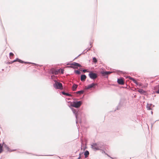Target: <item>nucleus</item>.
<instances>
[{
	"label": "nucleus",
	"mask_w": 159,
	"mask_h": 159,
	"mask_svg": "<svg viewBox=\"0 0 159 159\" xmlns=\"http://www.w3.org/2000/svg\"><path fill=\"white\" fill-rule=\"evenodd\" d=\"M154 106L152 104H148L147 106V108L148 110H152V107Z\"/></svg>",
	"instance_id": "9"
},
{
	"label": "nucleus",
	"mask_w": 159,
	"mask_h": 159,
	"mask_svg": "<svg viewBox=\"0 0 159 159\" xmlns=\"http://www.w3.org/2000/svg\"><path fill=\"white\" fill-rule=\"evenodd\" d=\"M2 151V146L0 143V152L1 153Z\"/></svg>",
	"instance_id": "19"
},
{
	"label": "nucleus",
	"mask_w": 159,
	"mask_h": 159,
	"mask_svg": "<svg viewBox=\"0 0 159 159\" xmlns=\"http://www.w3.org/2000/svg\"><path fill=\"white\" fill-rule=\"evenodd\" d=\"M0 153H1V152H0Z\"/></svg>",
	"instance_id": "29"
},
{
	"label": "nucleus",
	"mask_w": 159,
	"mask_h": 159,
	"mask_svg": "<svg viewBox=\"0 0 159 159\" xmlns=\"http://www.w3.org/2000/svg\"><path fill=\"white\" fill-rule=\"evenodd\" d=\"M117 82L120 85H123L124 84V81L122 78L118 79Z\"/></svg>",
	"instance_id": "7"
},
{
	"label": "nucleus",
	"mask_w": 159,
	"mask_h": 159,
	"mask_svg": "<svg viewBox=\"0 0 159 159\" xmlns=\"http://www.w3.org/2000/svg\"><path fill=\"white\" fill-rule=\"evenodd\" d=\"M84 91L83 90H81L80 91H77L76 92V93L77 94H83L84 93Z\"/></svg>",
	"instance_id": "17"
},
{
	"label": "nucleus",
	"mask_w": 159,
	"mask_h": 159,
	"mask_svg": "<svg viewBox=\"0 0 159 159\" xmlns=\"http://www.w3.org/2000/svg\"><path fill=\"white\" fill-rule=\"evenodd\" d=\"M129 79L132 80L137 85H139V83L138 82L134 79L129 76Z\"/></svg>",
	"instance_id": "8"
},
{
	"label": "nucleus",
	"mask_w": 159,
	"mask_h": 159,
	"mask_svg": "<svg viewBox=\"0 0 159 159\" xmlns=\"http://www.w3.org/2000/svg\"><path fill=\"white\" fill-rule=\"evenodd\" d=\"M138 91L141 94H143L145 93V91L143 89H139Z\"/></svg>",
	"instance_id": "13"
},
{
	"label": "nucleus",
	"mask_w": 159,
	"mask_h": 159,
	"mask_svg": "<svg viewBox=\"0 0 159 159\" xmlns=\"http://www.w3.org/2000/svg\"><path fill=\"white\" fill-rule=\"evenodd\" d=\"M75 73L77 74H80V72L78 70H77L75 71Z\"/></svg>",
	"instance_id": "21"
},
{
	"label": "nucleus",
	"mask_w": 159,
	"mask_h": 159,
	"mask_svg": "<svg viewBox=\"0 0 159 159\" xmlns=\"http://www.w3.org/2000/svg\"><path fill=\"white\" fill-rule=\"evenodd\" d=\"M55 83L53 84V87L56 89H63L62 84L55 80Z\"/></svg>",
	"instance_id": "1"
},
{
	"label": "nucleus",
	"mask_w": 159,
	"mask_h": 159,
	"mask_svg": "<svg viewBox=\"0 0 159 159\" xmlns=\"http://www.w3.org/2000/svg\"><path fill=\"white\" fill-rule=\"evenodd\" d=\"M61 70V73L62 74H63V73H64V70H63V69H61V70Z\"/></svg>",
	"instance_id": "23"
},
{
	"label": "nucleus",
	"mask_w": 159,
	"mask_h": 159,
	"mask_svg": "<svg viewBox=\"0 0 159 159\" xmlns=\"http://www.w3.org/2000/svg\"><path fill=\"white\" fill-rule=\"evenodd\" d=\"M25 63H27V62H25Z\"/></svg>",
	"instance_id": "27"
},
{
	"label": "nucleus",
	"mask_w": 159,
	"mask_h": 159,
	"mask_svg": "<svg viewBox=\"0 0 159 159\" xmlns=\"http://www.w3.org/2000/svg\"><path fill=\"white\" fill-rule=\"evenodd\" d=\"M80 65L76 62H73L70 64V67L73 68H77L78 67H80Z\"/></svg>",
	"instance_id": "4"
},
{
	"label": "nucleus",
	"mask_w": 159,
	"mask_h": 159,
	"mask_svg": "<svg viewBox=\"0 0 159 159\" xmlns=\"http://www.w3.org/2000/svg\"><path fill=\"white\" fill-rule=\"evenodd\" d=\"M111 73V72L110 71H104L101 72V73L104 75H107L110 74Z\"/></svg>",
	"instance_id": "11"
},
{
	"label": "nucleus",
	"mask_w": 159,
	"mask_h": 159,
	"mask_svg": "<svg viewBox=\"0 0 159 159\" xmlns=\"http://www.w3.org/2000/svg\"><path fill=\"white\" fill-rule=\"evenodd\" d=\"M80 157H79V159H80Z\"/></svg>",
	"instance_id": "28"
},
{
	"label": "nucleus",
	"mask_w": 159,
	"mask_h": 159,
	"mask_svg": "<svg viewBox=\"0 0 159 159\" xmlns=\"http://www.w3.org/2000/svg\"><path fill=\"white\" fill-rule=\"evenodd\" d=\"M91 147L94 150H99L101 148L99 144L97 143H93L91 145Z\"/></svg>",
	"instance_id": "2"
},
{
	"label": "nucleus",
	"mask_w": 159,
	"mask_h": 159,
	"mask_svg": "<svg viewBox=\"0 0 159 159\" xmlns=\"http://www.w3.org/2000/svg\"><path fill=\"white\" fill-rule=\"evenodd\" d=\"M16 61H19V62L21 63H24V62L23 61H22V60H21L20 59H17L16 60H15L13 61L12 62H14Z\"/></svg>",
	"instance_id": "15"
},
{
	"label": "nucleus",
	"mask_w": 159,
	"mask_h": 159,
	"mask_svg": "<svg viewBox=\"0 0 159 159\" xmlns=\"http://www.w3.org/2000/svg\"><path fill=\"white\" fill-rule=\"evenodd\" d=\"M82 104L81 101H79L77 102H74L72 104V106L78 108L80 107Z\"/></svg>",
	"instance_id": "3"
},
{
	"label": "nucleus",
	"mask_w": 159,
	"mask_h": 159,
	"mask_svg": "<svg viewBox=\"0 0 159 159\" xmlns=\"http://www.w3.org/2000/svg\"><path fill=\"white\" fill-rule=\"evenodd\" d=\"M78 87V85L75 84H74L72 87V89L73 91H75Z\"/></svg>",
	"instance_id": "12"
},
{
	"label": "nucleus",
	"mask_w": 159,
	"mask_h": 159,
	"mask_svg": "<svg viewBox=\"0 0 159 159\" xmlns=\"http://www.w3.org/2000/svg\"><path fill=\"white\" fill-rule=\"evenodd\" d=\"M97 85V84H96L92 83L87 86H85V89H90L92 88H94Z\"/></svg>",
	"instance_id": "6"
},
{
	"label": "nucleus",
	"mask_w": 159,
	"mask_h": 159,
	"mask_svg": "<svg viewBox=\"0 0 159 159\" xmlns=\"http://www.w3.org/2000/svg\"><path fill=\"white\" fill-rule=\"evenodd\" d=\"M86 77L85 75H82L81 76L80 80L82 81H84L86 79Z\"/></svg>",
	"instance_id": "10"
},
{
	"label": "nucleus",
	"mask_w": 159,
	"mask_h": 159,
	"mask_svg": "<svg viewBox=\"0 0 159 159\" xmlns=\"http://www.w3.org/2000/svg\"><path fill=\"white\" fill-rule=\"evenodd\" d=\"M89 154V153L88 151H86L84 152V156L85 157H86L88 156Z\"/></svg>",
	"instance_id": "16"
},
{
	"label": "nucleus",
	"mask_w": 159,
	"mask_h": 159,
	"mask_svg": "<svg viewBox=\"0 0 159 159\" xmlns=\"http://www.w3.org/2000/svg\"><path fill=\"white\" fill-rule=\"evenodd\" d=\"M62 93L63 94L68 96H71V95L70 94H69L68 93H65L64 92H62Z\"/></svg>",
	"instance_id": "18"
},
{
	"label": "nucleus",
	"mask_w": 159,
	"mask_h": 159,
	"mask_svg": "<svg viewBox=\"0 0 159 159\" xmlns=\"http://www.w3.org/2000/svg\"><path fill=\"white\" fill-rule=\"evenodd\" d=\"M83 72L85 73L87 71V70H83Z\"/></svg>",
	"instance_id": "25"
},
{
	"label": "nucleus",
	"mask_w": 159,
	"mask_h": 159,
	"mask_svg": "<svg viewBox=\"0 0 159 159\" xmlns=\"http://www.w3.org/2000/svg\"><path fill=\"white\" fill-rule=\"evenodd\" d=\"M89 75L91 79H94L97 77V74L93 73L91 72H90Z\"/></svg>",
	"instance_id": "5"
},
{
	"label": "nucleus",
	"mask_w": 159,
	"mask_h": 159,
	"mask_svg": "<svg viewBox=\"0 0 159 159\" xmlns=\"http://www.w3.org/2000/svg\"><path fill=\"white\" fill-rule=\"evenodd\" d=\"M9 55L10 57H12L14 56V54L12 52H10L9 54Z\"/></svg>",
	"instance_id": "22"
},
{
	"label": "nucleus",
	"mask_w": 159,
	"mask_h": 159,
	"mask_svg": "<svg viewBox=\"0 0 159 159\" xmlns=\"http://www.w3.org/2000/svg\"><path fill=\"white\" fill-rule=\"evenodd\" d=\"M156 93H159V88H158V90H157L156 91Z\"/></svg>",
	"instance_id": "24"
},
{
	"label": "nucleus",
	"mask_w": 159,
	"mask_h": 159,
	"mask_svg": "<svg viewBox=\"0 0 159 159\" xmlns=\"http://www.w3.org/2000/svg\"><path fill=\"white\" fill-rule=\"evenodd\" d=\"M139 86H141L142 85V84L141 83H139Z\"/></svg>",
	"instance_id": "26"
},
{
	"label": "nucleus",
	"mask_w": 159,
	"mask_h": 159,
	"mask_svg": "<svg viewBox=\"0 0 159 159\" xmlns=\"http://www.w3.org/2000/svg\"><path fill=\"white\" fill-rule=\"evenodd\" d=\"M60 72V70H54V71H52V74H54L55 75H57Z\"/></svg>",
	"instance_id": "14"
},
{
	"label": "nucleus",
	"mask_w": 159,
	"mask_h": 159,
	"mask_svg": "<svg viewBox=\"0 0 159 159\" xmlns=\"http://www.w3.org/2000/svg\"><path fill=\"white\" fill-rule=\"evenodd\" d=\"M93 61L95 63H96L97 61V60L96 58L95 57H94L93 58Z\"/></svg>",
	"instance_id": "20"
}]
</instances>
